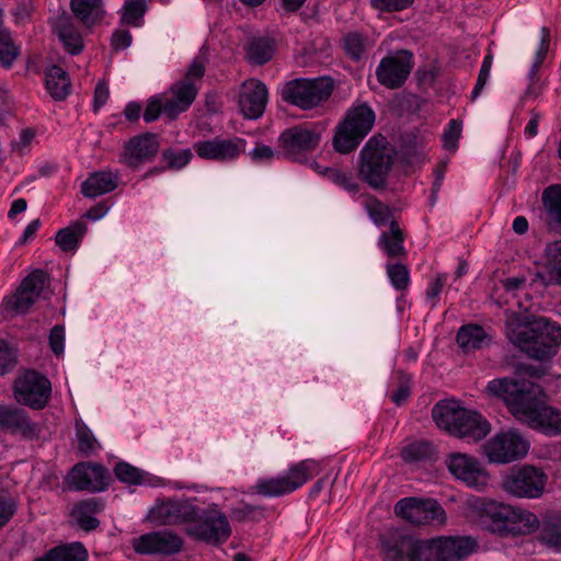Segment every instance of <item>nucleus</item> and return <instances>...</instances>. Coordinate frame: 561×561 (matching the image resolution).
I'll list each match as a JSON object with an SVG mask.
<instances>
[{
	"label": "nucleus",
	"instance_id": "obj_1",
	"mask_svg": "<svg viewBox=\"0 0 561 561\" xmlns=\"http://www.w3.org/2000/svg\"><path fill=\"white\" fill-rule=\"evenodd\" d=\"M518 379L491 380L486 389L502 398L510 412L520 422L546 435H561V411L545 404L542 387L526 377L538 379L542 369L530 365L517 368Z\"/></svg>",
	"mask_w": 561,
	"mask_h": 561
},
{
	"label": "nucleus",
	"instance_id": "obj_2",
	"mask_svg": "<svg viewBox=\"0 0 561 561\" xmlns=\"http://www.w3.org/2000/svg\"><path fill=\"white\" fill-rule=\"evenodd\" d=\"M508 339L530 358L546 360L552 357L561 343V327L545 317L534 318L507 332Z\"/></svg>",
	"mask_w": 561,
	"mask_h": 561
},
{
	"label": "nucleus",
	"instance_id": "obj_3",
	"mask_svg": "<svg viewBox=\"0 0 561 561\" xmlns=\"http://www.w3.org/2000/svg\"><path fill=\"white\" fill-rule=\"evenodd\" d=\"M436 425L450 435L478 442L491 431L490 423L478 412L459 407L455 401H440L432 410Z\"/></svg>",
	"mask_w": 561,
	"mask_h": 561
},
{
	"label": "nucleus",
	"instance_id": "obj_4",
	"mask_svg": "<svg viewBox=\"0 0 561 561\" xmlns=\"http://www.w3.org/2000/svg\"><path fill=\"white\" fill-rule=\"evenodd\" d=\"M396 157L394 148L382 135H374L359 152L358 174L371 188L381 190Z\"/></svg>",
	"mask_w": 561,
	"mask_h": 561
},
{
	"label": "nucleus",
	"instance_id": "obj_5",
	"mask_svg": "<svg viewBox=\"0 0 561 561\" xmlns=\"http://www.w3.org/2000/svg\"><path fill=\"white\" fill-rule=\"evenodd\" d=\"M206 71V59L197 56L187 67L183 78L175 81L164 94V115L175 119L186 112L196 99Z\"/></svg>",
	"mask_w": 561,
	"mask_h": 561
},
{
	"label": "nucleus",
	"instance_id": "obj_6",
	"mask_svg": "<svg viewBox=\"0 0 561 561\" xmlns=\"http://www.w3.org/2000/svg\"><path fill=\"white\" fill-rule=\"evenodd\" d=\"M375 112L366 103L351 106L336 126L333 145L340 153H350L368 135L375 124Z\"/></svg>",
	"mask_w": 561,
	"mask_h": 561
},
{
	"label": "nucleus",
	"instance_id": "obj_7",
	"mask_svg": "<svg viewBox=\"0 0 561 561\" xmlns=\"http://www.w3.org/2000/svg\"><path fill=\"white\" fill-rule=\"evenodd\" d=\"M318 473V462L305 459L291 465L285 474L257 480L252 490L265 497H279L293 493Z\"/></svg>",
	"mask_w": 561,
	"mask_h": 561
},
{
	"label": "nucleus",
	"instance_id": "obj_8",
	"mask_svg": "<svg viewBox=\"0 0 561 561\" xmlns=\"http://www.w3.org/2000/svg\"><path fill=\"white\" fill-rule=\"evenodd\" d=\"M333 88L334 82L329 77L297 78L284 84L280 95L285 102L307 111L328 101Z\"/></svg>",
	"mask_w": 561,
	"mask_h": 561
},
{
	"label": "nucleus",
	"instance_id": "obj_9",
	"mask_svg": "<svg viewBox=\"0 0 561 561\" xmlns=\"http://www.w3.org/2000/svg\"><path fill=\"white\" fill-rule=\"evenodd\" d=\"M185 530L194 539L213 546L222 545L231 536L229 520L217 505L206 510L197 507L196 515L190 520Z\"/></svg>",
	"mask_w": 561,
	"mask_h": 561
},
{
	"label": "nucleus",
	"instance_id": "obj_10",
	"mask_svg": "<svg viewBox=\"0 0 561 561\" xmlns=\"http://www.w3.org/2000/svg\"><path fill=\"white\" fill-rule=\"evenodd\" d=\"M529 447V442L519 432L508 430L492 436L483 445V451L490 462L510 463L523 459Z\"/></svg>",
	"mask_w": 561,
	"mask_h": 561
},
{
	"label": "nucleus",
	"instance_id": "obj_11",
	"mask_svg": "<svg viewBox=\"0 0 561 561\" xmlns=\"http://www.w3.org/2000/svg\"><path fill=\"white\" fill-rule=\"evenodd\" d=\"M50 394V381L35 370H25L14 380L13 396L20 404L42 410L47 405Z\"/></svg>",
	"mask_w": 561,
	"mask_h": 561
},
{
	"label": "nucleus",
	"instance_id": "obj_12",
	"mask_svg": "<svg viewBox=\"0 0 561 561\" xmlns=\"http://www.w3.org/2000/svg\"><path fill=\"white\" fill-rule=\"evenodd\" d=\"M397 516L413 525L446 523V512L434 499L404 497L394 506Z\"/></svg>",
	"mask_w": 561,
	"mask_h": 561
},
{
	"label": "nucleus",
	"instance_id": "obj_13",
	"mask_svg": "<svg viewBox=\"0 0 561 561\" xmlns=\"http://www.w3.org/2000/svg\"><path fill=\"white\" fill-rule=\"evenodd\" d=\"M414 66L411 50L400 49L383 57L376 68L378 82L388 89H399L408 80Z\"/></svg>",
	"mask_w": 561,
	"mask_h": 561
},
{
	"label": "nucleus",
	"instance_id": "obj_14",
	"mask_svg": "<svg viewBox=\"0 0 561 561\" xmlns=\"http://www.w3.org/2000/svg\"><path fill=\"white\" fill-rule=\"evenodd\" d=\"M547 477L534 466H523L513 469L503 478V489L517 497L536 499L539 497L546 485Z\"/></svg>",
	"mask_w": 561,
	"mask_h": 561
},
{
	"label": "nucleus",
	"instance_id": "obj_15",
	"mask_svg": "<svg viewBox=\"0 0 561 561\" xmlns=\"http://www.w3.org/2000/svg\"><path fill=\"white\" fill-rule=\"evenodd\" d=\"M476 547L477 542L470 537H438L426 540L422 552L425 561H460Z\"/></svg>",
	"mask_w": 561,
	"mask_h": 561
},
{
	"label": "nucleus",
	"instance_id": "obj_16",
	"mask_svg": "<svg viewBox=\"0 0 561 561\" xmlns=\"http://www.w3.org/2000/svg\"><path fill=\"white\" fill-rule=\"evenodd\" d=\"M47 283L48 277L44 271H33L22 280L13 295L4 298V310L15 314L25 313L37 301Z\"/></svg>",
	"mask_w": 561,
	"mask_h": 561
},
{
	"label": "nucleus",
	"instance_id": "obj_17",
	"mask_svg": "<svg viewBox=\"0 0 561 561\" xmlns=\"http://www.w3.org/2000/svg\"><path fill=\"white\" fill-rule=\"evenodd\" d=\"M320 142V134L304 126H294L285 129L279 138L278 146L282 156L291 161H302L305 156L314 150Z\"/></svg>",
	"mask_w": 561,
	"mask_h": 561
},
{
	"label": "nucleus",
	"instance_id": "obj_18",
	"mask_svg": "<svg viewBox=\"0 0 561 561\" xmlns=\"http://www.w3.org/2000/svg\"><path fill=\"white\" fill-rule=\"evenodd\" d=\"M385 561H425V541L415 540L400 530L389 531L381 540Z\"/></svg>",
	"mask_w": 561,
	"mask_h": 561
},
{
	"label": "nucleus",
	"instance_id": "obj_19",
	"mask_svg": "<svg viewBox=\"0 0 561 561\" xmlns=\"http://www.w3.org/2000/svg\"><path fill=\"white\" fill-rule=\"evenodd\" d=\"M247 141L243 138H221L197 141L193 148L196 154L205 160L217 162L233 161L239 158L245 150Z\"/></svg>",
	"mask_w": 561,
	"mask_h": 561
},
{
	"label": "nucleus",
	"instance_id": "obj_20",
	"mask_svg": "<svg viewBox=\"0 0 561 561\" xmlns=\"http://www.w3.org/2000/svg\"><path fill=\"white\" fill-rule=\"evenodd\" d=\"M197 513V507L188 500H163L157 501L149 511L147 518L151 523L161 525L185 524Z\"/></svg>",
	"mask_w": 561,
	"mask_h": 561
},
{
	"label": "nucleus",
	"instance_id": "obj_21",
	"mask_svg": "<svg viewBox=\"0 0 561 561\" xmlns=\"http://www.w3.org/2000/svg\"><path fill=\"white\" fill-rule=\"evenodd\" d=\"M0 430L30 440L38 437L41 433V426L31 420L24 409L3 404H0Z\"/></svg>",
	"mask_w": 561,
	"mask_h": 561
},
{
	"label": "nucleus",
	"instance_id": "obj_22",
	"mask_svg": "<svg viewBox=\"0 0 561 561\" xmlns=\"http://www.w3.org/2000/svg\"><path fill=\"white\" fill-rule=\"evenodd\" d=\"M160 148L157 135L145 133L131 137L124 145L121 162L128 168L137 169L154 159Z\"/></svg>",
	"mask_w": 561,
	"mask_h": 561
},
{
	"label": "nucleus",
	"instance_id": "obj_23",
	"mask_svg": "<svg viewBox=\"0 0 561 561\" xmlns=\"http://www.w3.org/2000/svg\"><path fill=\"white\" fill-rule=\"evenodd\" d=\"M267 100L268 90L257 79L245 80L239 89L238 105L245 118L256 119L261 117L265 111Z\"/></svg>",
	"mask_w": 561,
	"mask_h": 561
},
{
	"label": "nucleus",
	"instance_id": "obj_24",
	"mask_svg": "<svg viewBox=\"0 0 561 561\" xmlns=\"http://www.w3.org/2000/svg\"><path fill=\"white\" fill-rule=\"evenodd\" d=\"M448 470L468 486L482 489L488 484L489 476L480 462L466 454H454L447 461Z\"/></svg>",
	"mask_w": 561,
	"mask_h": 561
},
{
	"label": "nucleus",
	"instance_id": "obj_25",
	"mask_svg": "<svg viewBox=\"0 0 561 561\" xmlns=\"http://www.w3.org/2000/svg\"><path fill=\"white\" fill-rule=\"evenodd\" d=\"M182 539L172 531H152L133 539V548L140 554H172L182 548Z\"/></svg>",
	"mask_w": 561,
	"mask_h": 561
},
{
	"label": "nucleus",
	"instance_id": "obj_26",
	"mask_svg": "<svg viewBox=\"0 0 561 561\" xmlns=\"http://www.w3.org/2000/svg\"><path fill=\"white\" fill-rule=\"evenodd\" d=\"M107 470L99 463H78L70 473V482L77 490L101 492L110 482Z\"/></svg>",
	"mask_w": 561,
	"mask_h": 561
},
{
	"label": "nucleus",
	"instance_id": "obj_27",
	"mask_svg": "<svg viewBox=\"0 0 561 561\" xmlns=\"http://www.w3.org/2000/svg\"><path fill=\"white\" fill-rule=\"evenodd\" d=\"M103 510L104 504L100 499H85L73 505L71 518L79 528L91 531L99 527L100 520L96 518V515Z\"/></svg>",
	"mask_w": 561,
	"mask_h": 561
},
{
	"label": "nucleus",
	"instance_id": "obj_28",
	"mask_svg": "<svg viewBox=\"0 0 561 561\" xmlns=\"http://www.w3.org/2000/svg\"><path fill=\"white\" fill-rule=\"evenodd\" d=\"M119 182L118 173L98 171L88 176L81 185V193L89 198H95L114 191Z\"/></svg>",
	"mask_w": 561,
	"mask_h": 561
},
{
	"label": "nucleus",
	"instance_id": "obj_29",
	"mask_svg": "<svg viewBox=\"0 0 561 561\" xmlns=\"http://www.w3.org/2000/svg\"><path fill=\"white\" fill-rule=\"evenodd\" d=\"M456 340L459 347L469 353L488 346L491 335L481 325L466 324L458 330Z\"/></svg>",
	"mask_w": 561,
	"mask_h": 561
},
{
	"label": "nucleus",
	"instance_id": "obj_30",
	"mask_svg": "<svg viewBox=\"0 0 561 561\" xmlns=\"http://www.w3.org/2000/svg\"><path fill=\"white\" fill-rule=\"evenodd\" d=\"M55 32L65 48L71 54H80L83 49V39L79 31L75 27L69 15H61L55 22Z\"/></svg>",
	"mask_w": 561,
	"mask_h": 561
},
{
	"label": "nucleus",
	"instance_id": "obj_31",
	"mask_svg": "<svg viewBox=\"0 0 561 561\" xmlns=\"http://www.w3.org/2000/svg\"><path fill=\"white\" fill-rule=\"evenodd\" d=\"M513 506L503 503H492L485 510V527L493 534H510V518Z\"/></svg>",
	"mask_w": 561,
	"mask_h": 561
},
{
	"label": "nucleus",
	"instance_id": "obj_32",
	"mask_svg": "<svg viewBox=\"0 0 561 561\" xmlns=\"http://www.w3.org/2000/svg\"><path fill=\"white\" fill-rule=\"evenodd\" d=\"M404 234L397 221H391L389 229L382 231L378 239V247L390 259H398L405 254Z\"/></svg>",
	"mask_w": 561,
	"mask_h": 561
},
{
	"label": "nucleus",
	"instance_id": "obj_33",
	"mask_svg": "<svg viewBox=\"0 0 561 561\" xmlns=\"http://www.w3.org/2000/svg\"><path fill=\"white\" fill-rule=\"evenodd\" d=\"M71 11L84 25L92 26L104 15L102 0H71Z\"/></svg>",
	"mask_w": 561,
	"mask_h": 561
},
{
	"label": "nucleus",
	"instance_id": "obj_34",
	"mask_svg": "<svg viewBox=\"0 0 561 561\" xmlns=\"http://www.w3.org/2000/svg\"><path fill=\"white\" fill-rule=\"evenodd\" d=\"M547 263L542 273L538 276L546 285H561V240L547 247Z\"/></svg>",
	"mask_w": 561,
	"mask_h": 561
},
{
	"label": "nucleus",
	"instance_id": "obj_35",
	"mask_svg": "<svg viewBox=\"0 0 561 561\" xmlns=\"http://www.w3.org/2000/svg\"><path fill=\"white\" fill-rule=\"evenodd\" d=\"M362 205L377 227L390 226L391 221H396L390 206L371 194L362 195Z\"/></svg>",
	"mask_w": 561,
	"mask_h": 561
},
{
	"label": "nucleus",
	"instance_id": "obj_36",
	"mask_svg": "<svg viewBox=\"0 0 561 561\" xmlns=\"http://www.w3.org/2000/svg\"><path fill=\"white\" fill-rule=\"evenodd\" d=\"M46 89L57 101L65 100L70 93V80L61 67L54 65L46 70Z\"/></svg>",
	"mask_w": 561,
	"mask_h": 561
},
{
	"label": "nucleus",
	"instance_id": "obj_37",
	"mask_svg": "<svg viewBox=\"0 0 561 561\" xmlns=\"http://www.w3.org/2000/svg\"><path fill=\"white\" fill-rule=\"evenodd\" d=\"M549 45H550V31L547 27H542L540 30V44L536 51L535 61H534V64L529 70V73H528L530 83L524 93V96H523L524 100L534 99L538 94V87L536 85L535 81H536L537 72H538L540 66L542 65L546 54L548 51Z\"/></svg>",
	"mask_w": 561,
	"mask_h": 561
},
{
	"label": "nucleus",
	"instance_id": "obj_38",
	"mask_svg": "<svg viewBox=\"0 0 561 561\" xmlns=\"http://www.w3.org/2000/svg\"><path fill=\"white\" fill-rule=\"evenodd\" d=\"M373 46L374 41L359 32H350L343 37L345 54L353 61L362 60Z\"/></svg>",
	"mask_w": 561,
	"mask_h": 561
},
{
	"label": "nucleus",
	"instance_id": "obj_39",
	"mask_svg": "<svg viewBox=\"0 0 561 561\" xmlns=\"http://www.w3.org/2000/svg\"><path fill=\"white\" fill-rule=\"evenodd\" d=\"M35 561H88V551L81 542L58 546Z\"/></svg>",
	"mask_w": 561,
	"mask_h": 561
},
{
	"label": "nucleus",
	"instance_id": "obj_40",
	"mask_svg": "<svg viewBox=\"0 0 561 561\" xmlns=\"http://www.w3.org/2000/svg\"><path fill=\"white\" fill-rule=\"evenodd\" d=\"M539 526L538 517L526 510L513 506L510 518V534L525 535L535 531Z\"/></svg>",
	"mask_w": 561,
	"mask_h": 561
},
{
	"label": "nucleus",
	"instance_id": "obj_41",
	"mask_svg": "<svg viewBox=\"0 0 561 561\" xmlns=\"http://www.w3.org/2000/svg\"><path fill=\"white\" fill-rule=\"evenodd\" d=\"M549 224L561 226V184L546 187L541 196Z\"/></svg>",
	"mask_w": 561,
	"mask_h": 561
},
{
	"label": "nucleus",
	"instance_id": "obj_42",
	"mask_svg": "<svg viewBox=\"0 0 561 561\" xmlns=\"http://www.w3.org/2000/svg\"><path fill=\"white\" fill-rule=\"evenodd\" d=\"M274 42L267 37L253 38L247 50L248 59L255 65H264L274 55Z\"/></svg>",
	"mask_w": 561,
	"mask_h": 561
},
{
	"label": "nucleus",
	"instance_id": "obj_43",
	"mask_svg": "<svg viewBox=\"0 0 561 561\" xmlns=\"http://www.w3.org/2000/svg\"><path fill=\"white\" fill-rule=\"evenodd\" d=\"M87 231L84 222H76L75 225L60 229L56 234V243L65 252L77 249L80 240Z\"/></svg>",
	"mask_w": 561,
	"mask_h": 561
},
{
	"label": "nucleus",
	"instance_id": "obj_44",
	"mask_svg": "<svg viewBox=\"0 0 561 561\" xmlns=\"http://www.w3.org/2000/svg\"><path fill=\"white\" fill-rule=\"evenodd\" d=\"M316 171L323 174L334 184L341 186L351 194H356L359 191V184L355 181L352 173L344 172L335 168H321L316 163Z\"/></svg>",
	"mask_w": 561,
	"mask_h": 561
},
{
	"label": "nucleus",
	"instance_id": "obj_45",
	"mask_svg": "<svg viewBox=\"0 0 561 561\" xmlns=\"http://www.w3.org/2000/svg\"><path fill=\"white\" fill-rule=\"evenodd\" d=\"M147 11V0H126L121 10V22L124 25L138 27Z\"/></svg>",
	"mask_w": 561,
	"mask_h": 561
},
{
	"label": "nucleus",
	"instance_id": "obj_46",
	"mask_svg": "<svg viewBox=\"0 0 561 561\" xmlns=\"http://www.w3.org/2000/svg\"><path fill=\"white\" fill-rule=\"evenodd\" d=\"M540 538L547 546L561 550V515L549 516L542 522Z\"/></svg>",
	"mask_w": 561,
	"mask_h": 561
},
{
	"label": "nucleus",
	"instance_id": "obj_47",
	"mask_svg": "<svg viewBox=\"0 0 561 561\" xmlns=\"http://www.w3.org/2000/svg\"><path fill=\"white\" fill-rule=\"evenodd\" d=\"M20 55V47L15 45L11 33L7 30L0 31V64L10 68Z\"/></svg>",
	"mask_w": 561,
	"mask_h": 561
},
{
	"label": "nucleus",
	"instance_id": "obj_48",
	"mask_svg": "<svg viewBox=\"0 0 561 561\" xmlns=\"http://www.w3.org/2000/svg\"><path fill=\"white\" fill-rule=\"evenodd\" d=\"M76 436L79 451L87 457L94 454L101 447L91 430L81 422L76 424Z\"/></svg>",
	"mask_w": 561,
	"mask_h": 561
},
{
	"label": "nucleus",
	"instance_id": "obj_49",
	"mask_svg": "<svg viewBox=\"0 0 561 561\" xmlns=\"http://www.w3.org/2000/svg\"><path fill=\"white\" fill-rule=\"evenodd\" d=\"M193 159L191 149L175 150L172 148L162 151V160L167 162V167L172 170H181L187 165Z\"/></svg>",
	"mask_w": 561,
	"mask_h": 561
},
{
	"label": "nucleus",
	"instance_id": "obj_50",
	"mask_svg": "<svg viewBox=\"0 0 561 561\" xmlns=\"http://www.w3.org/2000/svg\"><path fill=\"white\" fill-rule=\"evenodd\" d=\"M387 275L391 285L397 290H405L410 284V273L408 267L401 263H389L386 266Z\"/></svg>",
	"mask_w": 561,
	"mask_h": 561
},
{
	"label": "nucleus",
	"instance_id": "obj_51",
	"mask_svg": "<svg viewBox=\"0 0 561 561\" xmlns=\"http://www.w3.org/2000/svg\"><path fill=\"white\" fill-rule=\"evenodd\" d=\"M18 510V500L9 492H0V529L14 516Z\"/></svg>",
	"mask_w": 561,
	"mask_h": 561
},
{
	"label": "nucleus",
	"instance_id": "obj_52",
	"mask_svg": "<svg viewBox=\"0 0 561 561\" xmlns=\"http://www.w3.org/2000/svg\"><path fill=\"white\" fill-rule=\"evenodd\" d=\"M114 473L124 483L140 484L142 482L141 471L127 462L117 463L114 468Z\"/></svg>",
	"mask_w": 561,
	"mask_h": 561
},
{
	"label": "nucleus",
	"instance_id": "obj_53",
	"mask_svg": "<svg viewBox=\"0 0 561 561\" xmlns=\"http://www.w3.org/2000/svg\"><path fill=\"white\" fill-rule=\"evenodd\" d=\"M16 365V353L9 343L0 339V376L11 371Z\"/></svg>",
	"mask_w": 561,
	"mask_h": 561
},
{
	"label": "nucleus",
	"instance_id": "obj_54",
	"mask_svg": "<svg viewBox=\"0 0 561 561\" xmlns=\"http://www.w3.org/2000/svg\"><path fill=\"white\" fill-rule=\"evenodd\" d=\"M461 135V124L451 119L443 135V146L446 150L455 151Z\"/></svg>",
	"mask_w": 561,
	"mask_h": 561
},
{
	"label": "nucleus",
	"instance_id": "obj_55",
	"mask_svg": "<svg viewBox=\"0 0 561 561\" xmlns=\"http://www.w3.org/2000/svg\"><path fill=\"white\" fill-rule=\"evenodd\" d=\"M447 282V274H438L434 279H432L426 289V301L430 304L431 308H435L439 300V295L443 290Z\"/></svg>",
	"mask_w": 561,
	"mask_h": 561
},
{
	"label": "nucleus",
	"instance_id": "obj_56",
	"mask_svg": "<svg viewBox=\"0 0 561 561\" xmlns=\"http://www.w3.org/2000/svg\"><path fill=\"white\" fill-rule=\"evenodd\" d=\"M256 515H262V510L250 504H241L231 510V518L237 522L254 520Z\"/></svg>",
	"mask_w": 561,
	"mask_h": 561
},
{
	"label": "nucleus",
	"instance_id": "obj_57",
	"mask_svg": "<svg viewBox=\"0 0 561 561\" xmlns=\"http://www.w3.org/2000/svg\"><path fill=\"white\" fill-rule=\"evenodd\" d=\"M249 154L254 162L262 163L270 162L275 157L282 156V150L275 151L267 145L256 144V146L250 151Z\"/></svg>",
	"mask_w": 561,
	"mask_h": 561
},
{
	"label": "nucleus",
	"instance_id": "obj_58",
	"mask_svg": "<svg viewBox=\"0 0 561 561\" xmlns=\"http://www.w3.org/2000/svg\"><path fill=\"white\" fill-rule=\"evenodd\" d=\"M399 383L398 388L392 392L391 400L400 405L410 396V377L402 371L398 373Z\"/></svg>",
	"mask_w": 561,
	"mask_h": 561
},
{
	"label": "nucleus",
	"instance_id": "obj_59",
	"mask_svg": "<svg viewBox=\"0 0 561 561\" xmlns=\"http://www.w3.org/2000/svg\"><path fill=\"white\" fill-rule=\"evenodd\" d=\"M164 114V98H151L144 112V119L146 123H152L158 119L160 114Z\"/></svg>",
	"mask_w": 561,
	"mask_h": 561
},
{
	"label": "nucleus",
	"instance_id": "obj_60",
	"mask_svg": "<svg viewBox=\"0 0 561 561\" xmlns=\"http://www.w3.org/2000/svg\"><path fill=\"white\" fill-rule=\"evenodd\" d=\"M49 346L56 356L64 354L65 350V328L64 325H55L49 333Z\"/></svg>",
	"mask_w": 561,
	"mask_h": 561
},
{
	"label": "nucleus",
	"instance_id": "obj_61",
	"mask_svg": "<svg viewBox=\"0 0 561 561\" xmlns=\"http://www.w3.org/2000/svg\"><path fill=\"white\" fill-rule=\"evenodd\" d=\"M371 5L380 11H401L413 3V0H370Z\"/></svg>",
	"mask_w": 561,
	"mask_h": 561
},
{
	"label": "nucleus",
	"instance_id": "obj_62",
	"mask_svg": "<svg viewBox=\"0 0 561 561\" xmlns=\"http://www.w3.org/2000/svg\"><path fill=\"white\" fill-rule=\"evenodd\" d=\"M131 34L127 30H118L112 36V47L115 50H123L130 46Z\"/></svg>",
	"mask_w": 561,
	"mask_h": 561
},
{
	"label": "nucleus",
	"instance_id": "obj_63",
	"mask_svg": "<svg viewBox=\"0 0 561 561\" xmlns=\"http://www.w3.org/2000/svg\"><path fill=\"white\" fill-rule=\"evenodd\" d=\"M108 87L104 82H99L94 89L93 107L98 112L108 100Z\"/></svg>",
	"mask_w": 561,
	"mask_h": 561
},
{
	"label": "nucleus",
	"instance_id": "obj_64",
	"mask_svg": "<svg viewBox=\"0 0 561 561\" xmlns=\"http://www.w3.org/2000/svg\"><path fill=\"white\" fill-rule=\"evenodd\" d=\"M428 446L426 444H412L409 445L407 448L402 451V457L407 461H415L423 457L424 449H426Z\"/></svg>",
	"mask_w": 561,
	"mask_h": 561
}]
</instances>
